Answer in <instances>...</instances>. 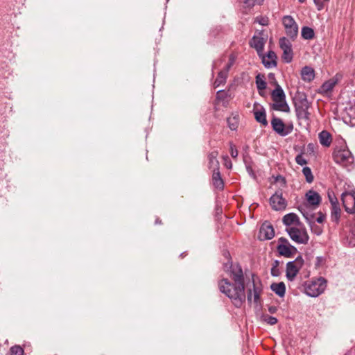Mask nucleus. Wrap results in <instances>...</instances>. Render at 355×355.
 Masks as SVG:
<instances>
[{
  "instance_id": "f257e3e1",
  "label": "nucleus",
  "mask_w": 355,
  "mask_h": 355,
  "mask_svg": "<svg viewBox=\"0 0 355 355\" xmlns=\"http://www.w3.org/2000/svg\"><path fill=\"white\" fill-rule=\"evenodd\" d=\"M218 288L222 293L230 299L236 307H241L245 302L244 284H232L227 279H222L218 282Z\"/></svg>"
},
{
  "instance_id": "f03ea898",
  "label": "nucleus",
  "mask_w": 355,
  "mask_h": 355,
  "mask_svg": "<svg viewBox=\"0 0 355 355\" xmlns=\"http://www.w3.org/2000/svg\"><path fill=\"white\" fill-rule=\"evenodd\" d=\"M334 161L345 167L351 166L354 163V157L345 144L337 146L333 153Z\"/></svg>"
},
{
  "instance_id": "7ed1b4c3",
  "label": "nucleus",
  "mask_w": 355,
  "mask_h": 355,
  "mask_svg": "<svg viewBox=\"0 0 355 355\" xmlns=\"http://www.w3.org/2000/svg\"><path fill=\"white\" fill-rule=\"evenodd\" d=\"M327 287V281L323 277L315 280L306 282L304 284V291L309 297H316L321 295Z\"/></svg>"
},
{
  "instance_id": "20e7f679",
  "label": "nucleus",
  "mask_w": 355,
  "mask_h": 355,
  "mask_svg": "<svg viewBox=\"0 0 355 355\" xmlns=\"http://www.w3.org/2000/svg\"><path fill=\"white\" fill-rule=\"evenodd\" d=\"M286 231L289 235L291 239L295 243L304 245L308 243L309 236L303 225L286 227Z\"/></svg>"
},
{
  "instance_id": "39448f33",
  "label": "nucleus",
  "mask_w": 355,
  "mask_h": 355,
  "mask_svg": "<svg viewBox=\"0 0 355 355\" xmlns=\"http://www.w3.org/2000/svg\"><path fill=\"white\" fill-rule=\"evenodd\" d=\"M303 264L304 259L301 256L297 257L294 261L287 263L286 275L288 281L292 282L294 280Z\"/></svg>"
},
{
  "instance_id": "423d86ee",
  "label": "nucleus",
  "mask_w": 355,
  "mask_h": 355,
  "mask_svg": "<svg viewBox=\"0 0 355 355\" xmlns=\"http://www.w3.org/2000/svg\"><path fill=\"white\" fill-rule=\"evenodd\" d=\"M277 250L279 254L287 258L291 257L297 251L295 247L291 245L288 241L284 237L278 239Z\"/></svg>"
},
{
  "instance_id": "0eeeda50",
  "label": "nucleus",
  "mask_w": 355,
  "mask_h": 355,
  "mask_svg": "<svg viewBox=\"0 0 355 355\" xmlns=\"http://www.w3.org/2000/svg\"><path fill=\"white\" fill-rule=\"evenodd\" d=\"M282 23L287 36L294 40L298 34V26L295 19L290 15H286L282 19Z\"/></svg>"
},
{
  "instance_id": "6e6552de",
  "label": "nucleus",
  "mask_w": 355,
  "mask_h": 355,
  "mask_svg": "<svg viewBox=\"0 0 355 355\" xmlns=\"http://www.w3.org/2000/svg\"><path fill=\"white\" fill-rule=\"evenodd\" d=\"M229 268L234 282L236 284H244V275L241 267L238 264L232 266L231 263L227 262L224 265V269L228 270Z\"/></svg>"
},
{
  "instance_id": "1a4fd4ad",
  "label": "nucleus",
  "mask_w": 355,
  "mask_h": 355,
  "mask_svg": "<svg viewBox=\"0 0 355 355\" xmlns=\"http://www.w3.org/2000/svg\"><path fill=\"white\" fill-rule=\"evenodd\" d=\"M270 205L272 209L275 211L284 210L287 206L286 200L282 196V191L281 190L277 191L270 198Z\"/></svg>"
},
{
  "instance_id": "9d476101",
  "label": "nucleus",
  "mask_w": 355,
  "mask_h": 355,
  "mask_svg": "<svg viewBox=\"0 0 355 355\" xmlns=\"http://www.w3.org/2000/svg\"><path fill=\"white\" fill-rule=\"evenodd\" d=\"M271 125L273 130L282 137L289 135L293 131V125L286 126L279 118L273 117L271 120Z\"/></svg>"
},
{
  "instance_id": "9b49d317",
  "label": "nucleus",
  "mask_w": 355,
  "mask_h": 355,
  "mask_svg": "<svg viewBox=\"0 0 355 355\" xmlns=\"http://www.w3.org/2000/svg\"><path fill=\"white\" fill-rule=\"evenodd\" d=\"M343 206L348 213H355V191H345L341 196Z\"/></svg>"
},
{
  "instance_id": "f8f14e48",
  "label": "nucleus",
  "mask_w": 355,
  "mask_h": 355,
  "mask_svg": "<svg viewBox=\"0 0 355 355\" xmlns=\"http://www.w3.org/2000/svg\"><path fill=\"white\" fill-rule=\"evenodd\" d=\"M279 46L283 51L282 59L287 63L293 59L292 44L288 39L283 37L279 40Z\"/></svg>"
},
{
  "instance_id": "ddd939ff",
  "label": "nucleus",
  "mask_w": 355,
  "mask_h": 355,
  "mask_svg": "<svg viewBox=\"0 0 355 355\" xmlns=\"http://www.w3.org/2000/svg\"><path fill=\"white\" fill-rule=\"evenodd\" d=\"M275 236L273 227L268 223L264 222L259 230V239L261 241L270 240Z\"/></svg>"
},
{
  "instance_id": "4468645a",
  "label": "nucleus",
  "mask_w": 355,
  "mask_h": 355,
  "mask_svg": "<svg viewBox=\"0 0 355 355\" xmlns=\"http://www.w3.org/2000/svg\"><path fill=\"white\" fill-rule=\"evenodd\" d=\"M253 113L256 121L263 125H267L266 114L265 109L258 103H254L253 106Z\"/></svg>"
},
{
  "instance_id": "2eb2a0df",
  "label": "nucleus",
  "mask_w": 355,
  "mask_h": 355,
  "mask_svg": "<svg viewBox=\"0 0 355 355\" xmlns=\"http://www.w3.org/2000/svg\"><path fill=\"white\" fill-rule=\"evenodd\" d=\"M282 222L286 226V227L300 226L302 225L298 216L294 213H289L286 214L282 218Z\"/></svg>"
},
{
  "instance_id": "dca6fc26",
  "label": "nucleus",
  "mask_w": 355,
  "mask_h": 355,
  "mask_svg": "<svg viewBox=\"0 0 355 355\" xmlns=\"http://www.w3.org/2000/svg\"><path fill=\"white\" fill-rule=\"evenodd\" d=\"M260 56H261L263 64L266 68L270 69V68H272V67H276V65H277V62H276L277 56H276L275 53L273 51H268V53L266 55H263L261 54Z\"/></svg>"
},
{
  "instance_id": "f3484780",
  "label": "nucleus",
  "mask_w": 355,
  "mask_h": 355,
  "mask_svg": "<svg viewBox=\"0 0 355 355\" xmlns=\"http://www.w3.org/2000/svg\"><path fill=\"white\" fill-rule=\"evenodd\" d=\"M261 293V287L258 286L255 284V282L253 281V289L252 290L249 289V291L248 292V295H247L248 300L249 302H251L252 298L253 297L254 302L257 304L259 303Z\"/></svg>"
},
{
  "instance_id": "a211bd4d",
  "label": "nucleus",
  "mask_w": 355,
  "mask_h": 355,
  "mask_svg": "<svg viewBox=\"0 0 355 355\" xmlns=\"http://www.w3.org/2000/svg\"><path fill=\"white\" fill-rule=\"evenodd\" d=\"M338 78L337 77V76L325 81L320 87V89L321 93L327 94L331 92L334 87L338 83Z\"/></svg>"
},
{
  "instance_id": "6ab92c4d",
  "label": "nucleus",
  "mask_w": 355,
  "mask_h": 355,
  "mask_svg": "<svg viewBox=\"0 0 355 355\" xmlns=\"http://www.w3.org/2000/svg\"><path fill=\"white\" fill-rule=\"evenodd\" d=\"M218 152L217 150H213L208 155V166L209 169L214 171L219 169V162L217 159Z\"/></svg>"
},
{
  "instance_id": "aec40b11",
  "label": "nucleus",
  "mask_w": 355,
  "mask_h": 355,
  "mask_svg": "<svg viewBox=\"0 0 355 355\" xmlns=\"http://www.w3.org/2000/svg\"><path fill=\"white\" fill-rule=\"evenodd\" d=\"M307 202L313 206H318L321 202V198L318 193L310 190L306 193Z\"/></svg>"
},
{
  "instance_id": "412c9836",
  "label": "nucleus",
  "mask_w": 355,
  "mask_h": 355,
  "mask_svg": "<svg viewBox=\"0 0 355 355\" xmlns=\"http://www.w3.org/2000/svg\"><path fill=\"white\" fill-rule=\"evenodd\" d=\"M250 45L252 47L254 48L259 55H261L264 46V41L263 39L259 37H253L250 42Z\"/></svg>"
},
{
  "instance_id": "4be33fe9",
  "label": "nucleus",
  "mask_w": 355,
  "mask_h": 355,
  "mask_svg": "<svg viewBox=\"0 0 355 355\" xmlns=\"http://www.w3.org/2000/svg\"><path fill=\"white\" fill-rule=\"evenodd\" d=\"M302 78L306 82H310L313 80L315 77L314 70L310 67H304L301 71Z\"/></svg>"
},
{
  "instance_id": "5701e85b",
  "label": "nucleus",
  "mask_w": 355,
  "mask_h": 355,
  "mask_svg": "<svg viewBox=\"0 0 355 355\" xmlns=\"http://www.w3.org/2000/svg\"><path fill=\"white\" fill-rule=\"evenodd\" d=\"M274 101V103H273L272 107L274 110H277V111L285 112H289L290 108L286 101V99L276 100V101Z\"/></svg>"
},
{
  "instance_id": "b1692460",
  "label": "nucleus",
  "mask_w": 355,
  "mask_h": 355,
  "mask_svg": "<svg viewBox=\"0 0 355 355\" xmlns=\"http://www.w3.org/2000/svg\"><path fill=\"white\" fill-rule=\"evenodd\" d=\"M212 171H213L212 180H213V184H214V187L218 189H223L224 183L220 177V173L219 169L214 170Z\"/></svg>"
},
{
  "instance_id": "393cba45",
  "label": "nucleus",
  "mask_w": 355,
  "mask_h": 355,
  "mask_svg": "<svg viewBox=\"0 0 355 355\" xmlns=\"http://www.w3.org/2000/svg\"><path fill=\"white\" fill-rule=\"evenodd\" d=\"M271 290L279 297H284L286 293V286L284 282L274 283L270 286Z\"/></svg>"
},
{
  "instance_id": "a878e982",
  "label": "nucleus",
  "mask_w": 355,
  "mask_h": 355,
  "mask_svg": "<svg viewBox=\"0 0 355 355\" xmlns=\"http://www.w3.org/2000/svg\"><path fill=\"white\" fill-rule=\"evenodd\" d=\"M331 140V136L327 131L323 130L319 134V141L323 146H329Z\"/></svg>"
},
{
  "instance_id": "bb28decb",
  "label": "nucleus",
  "mask_w": 355,
  "mask_h": 355,
  "mask_svg": "<svg viewBox=\"0 0 355 355\" xmlns=\"http://www.w3.org/2000/svg\"><path fill=\"white\" fill-rule=\"evenodd\" d=\"M271 96L273 101L286 99L284 92L279 85H277L275 89L272 92Z\"/></svg>"
},
{
  "instance_id": "cd10ccee",
  "label": "nucleus",
  "mask_w": 355,
  "mask_h": 355,
  "mask_svg": "<svg viewBox=\"0 0 355 355\" xmlns=\"http://www.w3.org/2000/svg\"><path fill=\"white\" fill-rule=\"evenodd\" d=\"M227 74L228 72L227 71V70L223 69L220 71L218 73V76L214 83V86L215 87H218L220 85L225 84V83L226 82Z\"/></svg>"
},
{
  "instance_id": "c85d7f7f",
  "label": "nucleus",
  "mask_w": 355,
  "mask_h": 355,
  "mask_svg": "<svg viewBox=\"0 0 355 355\" xmlns=\"http://www.w3.org/2000/svg\"><path fill=\"white\" fill-rule=\"evenodd\" d=\"M256 85H257V89L259 91V93L260 94H261V92L263 91L266 88V83L263 76L258 74L256 76Z\"/></svg>"
},
{
  "instance_id": "c756f323",
  "label": "nucleus",
  "mask_w": 355,
  "mask_h": 355,
  "mask_svg": "<svg viewBox=\"0 0 355 355\" xmlns=\"http://www.w3.org/2000/svg\"><path fill=\"white\" fill-rule=\"evenodd\" d=\"M302 37L305 40H311L314 37V31L311 28L304 26L301 32Z\"/></svg>"
},
{
  "instance_id": "7c9ffc66",
  "label": "nucleus",
  "mask_w": 355,
  "mask_h": 355,
  "mask_svg": "<svg viewBox=\"0 0 355 355\" xmlns=\"http://www.w3.org/2000/svg\"><path fill=\"white\" fill-rule=\"evenodd\" d=\"M332 210H331V219L335 222H338L340 215V209L337 206V204L331 200Z\"/></svg>"
},
{
  "instance_id": "2f4dec72",
  "label": "nucleus",
  "mask_w": 355,
  "mask_h": 355,
  "mask_svg": "<svg viewBox=\"0 0 355 355\" xmlns=\"http://www.w3.org/2000/svg\"><path fill=\"white\" fill-rule=\"evenodd\" d=\"M308 107L306 105L305 107H302L300 109H297V116L300 119H304L308 120L309 119V112L307 110Z\"/></svg>"
},
{
  "instance_id": "473e14b6",
  "label": "nucleus",
  "mask_w": 355,
  "mask_h": 355,
  "mask_svg": "<svg viewBox=\"0 0 355 355\" xmlns=\"http://www.w3.org/2000/svg\"><path fill=\"white\" fill-rule=\"evenodd\" d=\"M345 112L347 116L349 118V123H350L352 125H355V108L353 107H350L349 109L346 108Z\"/></svg>"
},
{
  "instance_id": "72a5a7b5",
  "label": "nucleus",
  "mask_w": 355,
  "mask_h": 355,
  "mask_svg": "<svg viewBox=\"0 0 355 355\" xmlns=\"http://www.w3.org/2000/svg\"><path fill=\"white\" fill-rule=\"evenodd\" d=\"M303 175L306 178V181L308 183H311L313 181V175L312 174L311 170L309 167L306 166L302 169Z\"/></svg>"
},
{
  "instance_id": "f704fd0d",
  "label": "nucleus",
  "mask_w": 355,
  "mask_h": 355,
  "mask_svg": "<svg viewBox=\"0 0 355 355\" xmlns=\"http://www.w3.org/2000/svg\"><path fill=\"white\" fill-rule=\"evenodd\" d=\"M308 223L309 224L313 233H314L316 235H320L322 234V227L315 224V223L313 221V219H311Z\"/></svg>"
},
{
  "instance_id": "c9c22d12",
  "label": "nucleus",
  "mask_w": 355,
  "mask_h": 355,
  "mask_svg": "<svg viewBox=\"0 0 355 355\" xmlns=\"http://www.w3.org/2000/svg\"><path fill=\"white\" fill-rule=\"evenodd\" d=\"M10 355H23L24 349L19 345L13 346L10 349Z\"/></svg>"
},
{
  "instance_id": "e433bc0d",
  "label": "nucleus",
  "mask_w": 355,
  "mask_h": 355,
  "mask_svg": "<svg viewBox=\"0 0 355 355\" xmlns=\"http://www.w3.org/2000/svg\"><path fill=\"white\" fill-rule=\"evenodd\" d=\"M279 261L277 260H275L272 263V267L271 268V275L274 277H277L280 272L279 270Z\"/></svg>"
},
{
  "instance_id": "4c0bfd02",
  "label": "nucleus",
  "mask_w": 355,
  "mask_h": 355,
  "mask_svg": "<svg viewBox=\"0 0 355 355\" xmlns=\"http://www.w3.org/2000/svg\"><path fill=\"white\" fill-rule=\"evenodd\" d=\"M329 0H313V2L318 10H322L324 8V3Z\"/></svg>"
},
{
  "instance_id": "58836bf2",
  "label": "nucleus",
  "mask_w": 355,
  "mask_h": 355,
  "mask_svg": "<svg viewBox=\"0 0 355 355\" xmlns=\"http://www.w3.org/2000/svg\"><path fill=\"white\" fill-rule=\"evenodd\" d=\"M263 320L266 322L270 325H274L277 322V319L273 316L266 315L264 316Z\"/></svg>"
},
{
  "instance_id": "ea45409f",
  "label": "nucleus",
  "mask_w": 355,
  "mask_h": 355,
  "mask_svg": "<svg viewBox=\"0 0 355 355\" xmlns=\"http://www.w3.org/2000/svg\"><path fill=\"white\" fill-rule=\"evenodd\" d=\"M299 210L303 215V216L306 218V221L309 223L311 219H313V216L311 214H309L304 208L300 207Z\"/></svg>"
},
{
  "instance_id": "a19ab883",
  "label": "nucleus",
  "mask_w": 355,
  "mask_h": 355,
  "mask_svg": "<svg viewBox=\"0 0 355 355\" xmlns=\"http://www.w3.org/2000/svg\"><path fill=\"white\" fill-rule=\"evenodd\" d=\"M295 162L301 166L305 165L307 163L306 159L302 156V154H299L296 156Z\"/></svg>"
},
{
  "instance_id": "79ce46f5",
  "label": "nucleus",
  "mask_w": 355,
  "mask_h": 355,
  "mask_svg": "<svg viewBox=\"0 0 355 355\" xmlns=\"http://www.w3.org/2000/svg\"><path fill=\"white\" fill-rule=\"evenodd\" d=\"M227 122L229 128L231 130H235L237 128V122L236 121L235 118L228 119Z\"/></svg>"
},
{
  "instance_id": "37998d69",
  "label": "nucleus",
  "mask_w": 355,
  "mask_h": 355,
  "mask_svg": "<svg viewBox=\"0 0 355 355\" xmlns=\"http://www.w3.org/2000/svg\"><path fill=\"white\" fill-rule=\"evenodd\" d=\"M234 62H235V58L233 55H231L230 56L229 62L226 64L224 69L227 70V71L229 72V70L230 69L232 66L234 64Z\"/></svg>"
},
{
  "instance_id": "c03bdc74",
  "label": "nucleus",
  "mask_w": 355,
  "mask_h": 355,
  "mask_svg": "<svg viewBox=\"0 0 355 355\" xmlns=\"http://www.w3.org/2000/svg\"><path fill=\"white\" fill-rule=\"evenodd\" d=\"M234 62H235V58L233 55H231L230 56L229 62L226 64L224 69L227 70V71L229 72V70L230 69L232 66L234 64Z\"/></svg>"
},
{
  "instance_id": "a18cd8bd",
  "label": "nucleus",
  "mask_w": 355,
  "mask_h": 355,
  "mask_svg": "<svg viewBox=\"0 0 355 355\" xmlns=\"http://www.w3.org/2000/svg\"><path fill=\"white\" fill-rule=\"evenodd\" d=\"M349 238H350V241L349 243L352 245H355V226L352 227L351 230H350V233H349Z\"/></svg>"
},
{
  "instance_id": "49530a36",
  "label": "nucleus",
  "mask_w": 355,
  "mask_h": 355,
  "mask_svg": "<svg viewBox=\"0 0 355 355\" xmlns=\"http://www.w3.org/2000/svg\"><path fill=\"white\" fill-rule=\"evenodd\" d=\"M255 21L262 26H267L268 24V19L266 17H257Z\"/></svg>"
},
{
  "instance_id": "de8ad7c7",
  "label": "nucleus",
  "mask_w": 355,
  "mask_h": 355,
  "mask_svg": "<svg viewBox=\"0 0 355 355\" xmlns=\"http://www.w3.org/2000/svg\"><path fill=\"white\" fill-rule=\"evenodd\" d=\"M230 154L233 158H236L239 154L237 149L232 144H230Z\"/></svg>"
},
{
  "instance_id": "09e8293b",
  "label": "nucleus",
  "mask_w": 355,
  "mask_h": 355,
  "mask_svg": "<svg viewBox=\"0 0 355 355\" xmlns=\"http://www.w3.org/2000/svg\"><path fill=\"white\" fill-rule=\"evenodd\" d=\"M324 262V258L323 257H317L315 266L316 268L320 267Z\"/></svg>"
},
{
  "instance_id": "8fccbe9b",
  "label": "nucleus",
  "mask_w": 355,
  "mask_h": 355,
  "mask_svg": "<svg viewBox=\"0 0 355 355\" xmlns=\"http://www.w3.org/2000/svg\"><path fill=\"white\" fill-rule=\"evenodd\" d=\"M223 159H225V166L227 168H231L232 166V164L231 162V161L229 159V157L228 156H224L223 157Z\"/></svg>"
},
{
  "instance_id": "3c124183",
  "label": "nucleus",
  "mask_w": 355,
  "mask_h": 355,
  "mask_svg": "<svg viewBox=\"0 0 355 355\" xmlns=\"http://www.w3.org/2000/svg\"><path fill=\"white\" fill-rule=\"evenodd\" d=\"M268 311L270 313H275L277 311V307L275 306H270L268 307Z\"/></svg>"
},
{
  "instance_id": "603ef678",
  "label": "nucleus",
  "mask_w": 355,
  "mask_h": 355,
  "mask_svg": "<svg viewBox=\"0 0 355 355\" xmlns=\"http://www.w3.org/2000/svg\"><path fill=\"white\" fill-rule=\"evenodd\" d=\"M324 220V216L322 214H320L316 219V222L318 223H322Z\"/></svg>"
},
{
  "instance_id": "864d4df0",
  "label": "nucleus",
  "mask_w": 355,
  "mask_h": 355,
  "mask_svg": "<svg viewBox=\"0 0 355 355\" xmlns=\"http://www.w3.org/2000/svg\"><path fill=\"white\" fill-rule=\"evenodd\" d=\"M329 200H330V202H331V200H332L334 202H335V203H336V204H337V200H336V198H335V199H334L333 198H331L329 193Z\"/></svg>"
},
{
  "instance_id": "5fc2aeb1",
  "label": "nucleus",
  "mask_w": 355,
  "mask_h": 355,
  "mask_svg": "<svg viewBox=\"0 0 355 355\" xmlns=\"http://www.w3.org/2000/svg\"><path fill=\"white\" fill-rule=\"evenodd\" d=\"M255 2H257L258 4H260L263 0H254Z\"/></svg>"
},
{
  "instance_id": "6e6d98bb",
  "label": "nucleus",
  "mask_w": 355,
  "mask_h": 355,
  "mask_svg": "<svg viewBox=\"0 0 355 355\" xmlns=\"http://www.w3.org/2000/svg\"><path fill=\"white\" fill-rule=\"evenodd\" d=\"M155 223L156 224H159V223H161V221L159 219H157L156 221H155Z\"/></svg>"
},
{
  "instance_id": "4d7b16f0",
  "label": "nucleus",
  "mask_w": 355,
  "mask_h": 355,
  "mask_svg": "<svg viewBox=\"0 0 355 355\" xmlns=\"http://www.w3.org/2000/svg\"><path fill=\"white\" fill-rule=\"evenodd\" d=\"M216 65H217V62H214V63L213 64V67H214V68H215V67H216Z\"/></svg>"
},
{
  "instance_id": "13d9d810",
  "label": "nucleus",
  "mask_w": 355,
  "mask_h": 355,
  "mask_svg": "<svg viewBox=\"0 0 355 355\" xmlns=\"http://www.w3.org/2000/svg\"><path fill=\"white\" fill-rule=\"evenodd\" d=\"M300 3H304L305 2L306 0H298Z\"/></svg>"
},
{
  "instance_id": "bf43d9fd",
  "label": "nucleus",
  "mask_w": 355,
  "mask_h": 355,
  "mask_svg": "<svg viewBox=\"0 0 355 355\" xmlns=\"http://www.w3.org/2000/svg\"><path fill=\"white\" fill-rule=\"evenodd\" d=\"M7 355H10V353L9 354H7Z\"/></svg>"
}]
</instances>
